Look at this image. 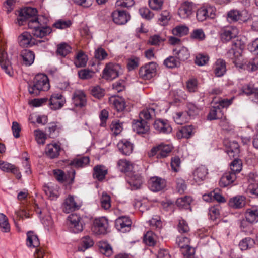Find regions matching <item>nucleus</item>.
<instances>
[{
	"mask_svg": "<svg viewBox=\"0 0 258 258\" xmlns=\"http://www.w3.org/2000/svg\"><path fill=\"white\" fill-rule=\"evenodd\" d=\"M37 10L32 7L22 9L19 12L17 23L19 26L27 24L28 27L32 29L33 36L42 38L52 32L51 27L47 26L48 19L43 15H37Z\"/></svg>",
	"mask_w": 258,
	"mask_h": 258,
	"instance_id": "f257e3e1",
	"label": "nucleus"
},
{
	"mask_svg": "<svg viewBox=\"0 0 258 258\" xmlns=\"http://www.w3.org/2000/svg\"><path fill=\"white\" fill-rule=\"evenodd\" d=\"M50 84L47 76L43 74H38L34 78L33 83L28 86L29 93L33 96L40 94L41 91H48Z\"/></svg>",
	"mask_w": 258,
	"mask_h": 258,
	"instance_id": "f03ea898",
	"label": "nucleus"
},
{
	"mask_svg": "<svg viewBox=\"0 0 258 258\" xmlns=\"http://www.w3.org/2000/svg\"><path fill=\"white\" fill-rule=\"evenodd\" d=\"M172 150L171 145L161 143L153 147L148 153V156L150 158L156 157L157 159L164 158L169 156Z\"/></svg>",
	"mask_w": 258,
	"mask_h": 258,
	"instance_id": "7ed1b4c3",
	"label": "nucleus"
},
{
	"mask_svg": "<svg viewBox=\"0 0 258 258\" xmlns=\"http://www.w3.org/2000/svg\"><path fill=\"white\" fill-rule=\"evenodd\" d=\"M121 73L122 69L119 64L108 63L103 71L102 77L106 80H112L118 77Z\"/></svg>",
	"mask_w": 258,
	"mask_h": 258,
	"instance_id": "20e7f679",
	"label": "nucleus"
},
{
	"mask_svg": "<svg viewBox=\"0 0 258 258\" xmlns=\"http://www.w3.org/2000/svg\"><path fill=\"white\" fill-rule=\"evenodd\" d=\"M216 9L212 6H204L197 11L196 17L198 21L202 22L208 18L214 19L216 17Z\"/></svg>",
	"mask_w": 258,
	"mask_h": 258,
	"instance_id": "39448f33",
	"label": "nucleus"
},
{
	"mask_svg": "<svg viewBox=\"0 0 258 258\" xmlns=\"http://www.w3.org/2000/svg\"><path fill=\"white\" fill-rule=\"evenodd\" d=\"M68 225L70 231L77 233L83 231L84 222L82 218L78 215L73 214L68 217Z\"/></svg>",
	"mask_w": 258,
	"mask_h": 258,
	"instance_id": "423d86ee",
	"label": "nucleus"
},
{
	"mask_svg": "<svg viewBox=\"0 0 258 258\" xmlns=\"http://www.w3.org/2000/svg\"><path fill=\"white\" fill-rule=\"evenodd\" d=\"M196 10V5L191 2L185 1L180 6L178 14L182 19H188L193 15Z\"/></svg>",
	"mask_w": 258,
	"mask_h": 258,
	"instance_id": "0eeeda50",
	"label": "nucleus"
},
{
	"mask_svg": "<svg viewBox=\"0 0 258 258\" xmlns=\"http://www.w3.org/2000/svg\"><path fill=\"white\" fill-rule=\"evenodd\" d=\"M249 18V15L246 10L239 11L233 9L227 13V19L232 22L239 21L240 22H246Z\"/></svg>",
	"mask_w": 258,
	"mask_h": 258,
	"instance_id": "6e6552de",
	"label": "nucleus"
},
{
	"mask_svg": "<svg viewBox=\"0 0 258 258\" xmlns=\"http://www.w3.org/2000/svg\"><path fill=\"white\" fill-rule=\"evenodd\" d=\"M156 68V63L153 62L144 65L140 69V77L145 80L150 79L155 75Z\"/></svg>",
	"mask_w": 258,
	"mask_h": 258,
	"instance_id": "1a4fd4ad",
	"label": "nucleus"
},
{
	"mask_svg": "<svg viewBox=\"0 0 258 258\" xmlns=\"http://www.w3.org/2000/svg\"><path fill=\"white\" fill-rule=\"evenodd\" d=\"M18 39L20 45L23 47L31 46L37 44L38 43H41L45 41V40L36 41L32 37L30 33L28 32H24L22 33L18 37Z\"/></svg>",
	"mask_w": 258,
	"mask_h": 258,
	"instance_id": "9d476101",
	"label": "nucleus"
},
{
	"mask_svg": "<svg viewBox=\"0 0 258 258\" xmlns=\"http://www.w3.org/2000/svg\"><path fill=\"white\" fill-rule=\"evenodd\" d=\"M65 103V97L59 93L52 94L49 100V106L53 110H57L61 108Z\"/></svg>",
	"mask_w": 258,
	"mask_h": 258,
	"instance_id": "9b49d317",
	"label": "nucleus"
},
{
	"mask_svg": "<svg viewBox=\"0 0 258 258\" xmlns=\"http://www.w3.org/2000/svg\"><path fill=\"white\" fill-rule=\"evenodd\" d=\"M108 226L107 220L104 217L95 219L94 221L93 231L97 234H104Z\"/></svg>",
	"mask_w": 258,
	"mask_h": 258,
	"instance_id": "f8f14e48",
	"label": "nucleus"
},
{
	"mask_svg": "<svg viewBox=\"0 0 258 258\" xmlns=\"http://www.w3.org/2000/svg\"><path fill=\"white\" fill-rule=\"evenodd\" d=\"M113 21L117 25H124L130 19V15L125 11L116 10L111 14Z\"/></svg>",
	"mask_w": 258,
	"mask_h": 258,
	"instance_id": "ddd939ff",
	"label": "nucleus"
},
{
	"mask_svg": "<svg viewBox=\"0 0 258 258\" xmlns=\"http://www.w3.org/2000/svg\"><path fill=\"white\" fill-rule=\"evenodd\" d=\"M132 221L128 217L121 216L115 220V226L117 229L122 233L130 230Z\"/></svg>",
	"mask_w": 258,
	"mask_h": 258,
	"instance_id": "4468645a",
	"label": "nucleus"
},
{
	"mask_svg": "<svg viewBox=\"0 0 258 258\" xmlns=\"http://www.w3.org/2000/svg\"><path fill=\"white\" fill-rule=\"evenodd\" d=\"M223 143L227 148L226 152L229 156L234 157L239 153V146L236 141L225 139Z\"/></svg>",
	"mask_w": 258,
	"mask_h": 258,
	"instance_id": "2eb2a0df",
	"label": "nucleus"
},
{
	"mask_svg": "<svg viewBox=\"0 0 258 258\" xmlns=\"http://www.w3.org/2000/svg\"><path fill=\"white\" fill-rule=\"evenodd\" d=\"M73 103L76 107H83L86 105L87 99L85 93L81 90H76L72 97Z\"/></svg>",
	"mask_w": 258,
	"mask_h": 258,
	"instance_id": "dca6fc26",
	"label": "nucleus"
},
{
	"mask_svg": "<svg viewBox=\"0 0 258 258\" xmlns=\"http://www.w3.org/2000/svg\"><path fill=\"white\" fill-rule=\"evenodd\" d=\"M208 174V169L204 166L198 167L193 172L192 177L194 182L200 184L205 179Z\"/></svg>",
	"mask_w": 258,
	"mask_h": 258,
	"instance_id": "f3484780",
	"label": "nucleus"
},
{
	"mask_svg": "<svg viewBox=\"0 0 258 258\" xmlns=\"http://www.w3.org/2000/svg\"><path fill=\"white\" fill-rule=\"evenodd\" d=\"M61 149V148L59 144L53 143L47 145L45 152L47 157L49 158L53 159L59 155Z\"/></svg>",
	"mask_w": 258,
	"mask_h": 258,
	"instance_id": "a211bd4d",
	"label": "nucleus"
},
{
	"mask_svg": "<svg viewBox=\"0 0 258 258\" xmlns=\"http://www.w3.org/2000/svg\"><path fill=\"white\" fill-rule=\"evenodd\" d=\"M0 169L4 172L13 173L17 179L21 178V174L18 168L11 163L0 161Z\"/></svg>",
	"mask_w": 258,
	"mask_h": 258,
	"instance_id": "6ab92c4d",
	"label": "nucleus"
},
{
	"mask_svg": "<svg viewBox=\"0 0 258 258\" xmlns=\"http://www.w3.org/2000/svg\"><path fill=\"white\" fill-rule=\"evenodd\" d=\"M238 34V30L233 26L227 27L223 29L221 34V38L225 41H229Z\"/></svg>",
	"mask_w": 258,
	"mask_h": 258,
	"instance_id": "aec40b11",
	"label": "nucleus"
},
{
	"mask_svg": "<svg viewBox=\"0 0 258 258\" xmlns=\"http://www.w3.org/2000/svg\"><path fill=\"white\" fill-rule=\"evenodd\" d=\"M165 180L158 177L151 178L149 182L150 189L154 192L162 190L165 187Z\"/></svg>",
	"mask_w": 258,
	"mask_h": 258,
	"instance_id": "412c9836",
	"label": "nucleus"
},
{
	"mask_svg": "<svg viewBox=\"0 0 258 258\" xmlns=\"http://www.w3.org/2000/svg\"><path fill=\"white\" fill-rule=\"evenodd\" d=\"M245 218L250 224L257 223L258 222V206L247 208L245 212Z\"/></svg>",
	"mask_w": 258,
	"mask_h": 258,
	"instance_id": "4be33fe9",
	"label": "nucleus"
},
{
	"mask_svg": "<svg viewBox=\"0 0 258 258\" xmlns=\"http://www.w3.org/2000/svg\"><path fill=\"white\" fill-rule=\"evenodd\" d=\"M119 151L123 155H130L133 151L134 145L126 139L120 140L117 144Z\"/></svg>",
	"mask_w": 258,
	"mask_h": 258,
	"instance_id": "5701e85b",
	"label": "nucleus"
},
{
	"mask_svg": "<svg viewBox=\"0 0 258 258\" xmlns=\"http://www.w3.org/2000/svg\"><path fill=\"white\" fill-rule=\"evenodd\" d=\"M154 128L160 133H169L172 128L167 120L162 119L156 120L154 123Z\"/></svg>",
	"mask_w": 258,
	"mask_h": 258,
	"instance_id": "b1692460",
	"label": "nucleus"
},
{
	"mask_svg": "<svg viewBox=\"0 0 258 258\" xmlns=\"http://www.w3.org/2000/svg\"><path fill=\"white\" fill-rule=\"evenodd\" d=\"M132 128L134 132L138 134H145L149 130L147 122L145 120H134L133 122Z\"/></svg>",
	"mask_w": 258,
	"mask_h": 258,
	"instance_id": "393cba45",
	"label": "nucleus"
},
{
	"mask_svg": "<svg viewBox=\"0 0 258 258\" xmlns=\"http://www.w3.org/2000/svg\"><path fill=\"white\" fill-rule=\"evenodd\" d=\"M214 73L217 77L223 76L226 72V63L222 59H218L213 66Z\"/></svg>",
	"mask_w": 258,
	"mask_h": 258,
	"instance_id": "a878e982",
	"label": "nucleus"
},
{
	"mask_svg": "<svg viewBox=\"0 0 258 258\" xmlns=\"http://www.w3.org/2000/svg\"><path fill=\"white\" fill-rule=\"evenodd\" d=\"M79 208V206L77 204L74 197L72 196H69L66 199L62 205L63 211L66 213H69Z\"/></svg>",
	"mask_w": 258,
	"mask_h": 258,
	"instance_id": "bb28decb",
	"label": "nucleus"
},
{
	"mask_svg": "<svg viewBox=\"0 0 258 258\" xmlns=\"http://www.w3.org/2000/svg\"><path fill=\"white\" fill-rule=\"evenodd\" d=\"M0 64L1 68L8 75L11 74V66L8 58L7 53L4 50L0 51Z\"/></svg>",
	"mask_w": 258,
	"mask_h": 258,
	"instance_id": "cd10ccee",
	"label": "nucleus"
},
{
	"mask_svg": "<svg viewBox=\"0 0 258 258\" xmlns=\"http://www.w3.org/2000/svg\"><path fill=\"white\" fill-rule=\"evenodd\" d=\"M20 56L22 58L23 64L26 66H30L33 63L35 54L32 51L24 49L21 52Z\"/></svg>",
	"mask_w": 258,
	"mask_h": 258,
	"instance_id": "c85d7f7f",
	"label": "nucleus"
},
{
	"mask_svg": "<svg viewBox=\"0 0 258 258\" xmlns=\"http://www.w3.org/2000/svg\"><path fill=\"white\" fill-rule=\"evenodd\" d=\"M236 179V175L235 173L228 171L225 173L221 177L219 184L221 187H225L233 183Z\"/></svg>",
	"mask_w": 258,
	"mask_h": 258,
	"instance_id": "c756f323",
	"label": "nucleus"
},
{
	"mask_svg": "<svg viewBox=\"0 0 258 258\" xmlns=\"http://www.w3.org/2000/svg\"><path fill=\"white\" fill-rule=\"evenodd\" d=\"M174 54L179 61H184L190 56V53L188 49L184 46L177 47L173 49Z\"/></svg>",
	"mask_w": 258,
	"mask_h": 258,
	"instance_id": "7c9ffc66",
	"label": "nucleus"
},
{
	"mask_svg": "<svg viewBox=\"0 0 258 258\" xmlns=\"http://www.w3.org/2000/svg\"><path fill=\"white\" fill-rule=\"evenodd\" d=\"M43 190L50 200H53L58 197V187L56 185L48 183L44 186Z\"/></svg>",
	"mask_w": 258,
	"mask_h": 258,
	"instance_id": "2f4dec72",
	"label": "nucleus"
},
{
	"mask_svg": "<svg viewBox=\"0 0 258 258\" xmlns=\"http://www.w3.org/2000/svg\"><path fill=\"white\" fill-rule=\"evenodd\" d=\"M223 115L222 110L215 104L210 109L209 113L207 116L209 120H212L222 118Z\"/></svg>",
	"mask_w": 258,
	"mask_h": 258,
	"instance_id": "473e14b6",
	"label": "nucleus"
},
{
	"mask_svg": "<svg viewBox=\"0 0 258 258\" xmlns=\"http://www.w3.org/2000/svg\"><path fill=\"white\" fill-rule=\"evenodd\" d=\"M109 101L117 111H122L125 109V102L122 98L111 97L109 98Z\"/></svg>",
	"mask_w": 258,
	"mask_h": 258,
	"instance_id": "72a5a7b5",
	"label": "nucleus"
},
{
	"mask_svg": "<svg viewBox=\"0 0 258 258\" xmlns=\"http://www.w3.org/2000/svg\"><path fill=\"white\" fill-rule=\"evenodd\" d=\"M93 176L99 181L102 180L107 174V169L103 165H98L94 167Z\"/></svg>",
	"mask_w": 258,
	"mask_h": 258,
	"instance_id": "f704fd0d",
	"label": "nucleus"
},
{
	"mask_svg": "<svg viewBox=\"0 0 258 258\" xmlns=\"http://www.w3.org/2000/svg\"><path fill=\"white\" fill-rule=\"evenodd\" d=\"M26 244L29 247H37L40 244L38 236L32 231L27 233Z\"/></svg>",
	"mask_w": 258,
	"mask_h": 258,
	"instance_id": "c9c22d12",
	"label": "nucleus"
},
{
	"mask_svg": "<svg viewBox=\"0 0 258 258\" xmlns=\"http://www.w3.org/2000/svg\"><path fill=\"white\" fill-rule=\"evenodd\" d=\"M228 54H232L233 57L231 58L233 60V62L237 67L243 68L246 64V62L243 61L241 53L239 51H236L233 48L229 50Z\"/></svg>",
	"mask_w": 258,
	"mask_h": 258,
	"instance_id": "e433bc0d",
	"label": "nucleus"
},
{
	"mask_svg": "<svg viewBox=\"0 0 258 258\" xmlns=\"http://www.w3.org/2000/svg\"><path fill=\"white\" fill-rule=\"evenodd\" d=\"M229 205L234 208H241L245 205V198L241 196L233 197L230 199Z\"/></svg>",
	"mask_w": 258,
	"mask_h": 258,
	"instance_id": "4c0bfd02",
	"label": "nucleus"
},
{
	"mask_svg": "<svg viewBox=\"0 0 258 258\" xmlns=\"http://www.w3.org/2000/svg\"><path fill=\"white\" fill-rule=\"evenodd\" d=\"M89 158L87 156H84L75 158L71 161L69 164L72 166L79 168L85 166L89 163Z\"/></svg>",
	"mask_w": 258,
	"mask_h": 258,
	"instance_id": "58836bf2",
	"label": "nucleus"
},
{
	"mask_svg": "<svg viewBox=\"0 0 258 258\" xmlns=\"http://www.w3.org/2000/svg\"><path fill=\"white\" fill-rule=\"evenodd\" d=\"M117 167L120 171L126 172L132 170L133 165L132 164L126 159H121L118 161Z\"/></svg>",
	"mask_w": 258,
	"mask_h": 258,
	"instance_id": "ea45409f",
	"label": "nucleus"
},
{
	"mask_svg": "<svg viewBox=\"0 0 258 258\" xmlns=\"http://www.w3.org/2000/svg\"><path fill=\"white\" fill-rule=\"evenodd\" d=\"M255 245V241L250 237H246L241 240L239 246L241 250H246L251 248Z\"/></svg>",
	"mask_w": 258,
	"mask_h": 258,
	"instance_id": "a19ab883",
	"label": "nucleus"
},
{
	"mask_svg": "<svg viewBox=\"0 0 258 258\" xmlns=\"http://www.w3.org/2000/svg\"><path fill=\"white\" fill-rule=\"evenodd\" d=\"M88 58L82 51L78 53L76 56L74 63L78 68L83 67L86 66Z\"/></svg>",
	"mask_w": 258,
	"mask_h": 258,
	"instance_id": "79ce46f5",
	"label": "nucleus"
},
{
	"mask_svg": "<svg viewBox=\"0 0 258 258\" xmlns=\"http://www.w3.org/2000/svg\"><path fill=\"white\" fill-rule=\"evenodd\" d=\"M98 247L100 251L106 256H110L112 254L113 251L111 246L107 242L102 241L99 243Z\"/></svg>",
	"mask_w": 258,
	"mask_h": 258,
	"instance_id": "37998d69",
	"label": "nucleus"
},
{
	"mask_svg": "<svg viewBox=\"0 0 258 258\" xmlns=\"http://www.w3.org/2000/svg\"><path fill=\"white\" fill-rule=\"evenodd\" d=\"M191 202L192 198L190 196H186L177 199L176 204L180 208L187 209Z\"/></svg>",
	"mask_w": 258,
	"mask_h": 258,
	"instance_id": "c03bdc74",
	"label": "nucleus"
},
{
	"mask_svg": "<svg viewBox=\"0 0 258 258\" xmlns=\"http://www.w3.org/2000/svg\"><path fill=\"white\" fill-rule=\"evenodd\" d=\"M189 32V28L185 25H179L172 30V33L174 35L182 37L186 35Z\"/></svg>",
	"mask_w": 258,
	"mask_h": 258,
	"instance_id": "a18cd8bd",
	"label": "nucleus"
},
{
	"mask_svg": "<svg viewBox=\"0 0 258 258\" xmlns=\"http://www.w3.org/2000/svg\"><path fill=\"white\" fill-rule=\"evenodd\" d=\"M155 115V109L153 108H148L143 110L140 113L141 120H149Z\"/></svg>",
	"mask_w": 258,
	"mask_h": 258,
	"instance_id": "49530a36",
	"label": "nucleus"
},
{
	"mask_svg": "<svg viewBox=\"0 0 258 258\" xmlns=\"http://www.w3.org/2000/svg\"><path fill=\"white\" fill-rule=\"evenodd\" d=\"M248 182L249 185L247 187L246 192L248 194L258 196V181L255 179H250L249 180Z\"/></svg>",
	"mask_w": 258,
	"mask_h": 258,
	"instance_id": "de8ad7c7",
	"label": "nucleus"
},
{
	"mask_svg": "<svg viewBox=\"0 0 258 258\" xmlns=\"http://www.w3.org/2000/svg\"><path fill=\"white\" fill-rule=\"evenodd\" d=\"M242 163L241 161L238 159H234L230 163V172L236 174L239 173L242 169Z\"/></svg>",
	"mask_w": 258,
	"mask_h": 258,
	"instance_id": "09e8293b",
	"label": "nucleus"
},
{
	"mask_svg": "<svg viewBox=\"0 0 258 258\" xmlns=\"http://www.w3.org/2000/svg\"><path fill=\"white\" fill-rule=\"evenodd\" d=\"M164 64L167 68H173L180 66V62L174 56H169L164 61Z\"/></svg>",
	"mask_w": 258,
	"mask_h": 258,
	"instance_id": "8fccbe9b",
	"label": "nucleus"
},
{
	"mask_svg": "<svg viewBox=\"0 0 258 258\" xmlns=\"http://www.w3.org/2000/svg\"><path fill=\"white\" fill-rule=\"evenodd\" d=\"M0 229L3 232H8L10 229L8 218L2 213H0Z\"/></svg>",
	"mask_w": 258,
	"mask_h": 258,
	"instance_id": "3c124183",
	"label": "nucleus"
},
{
	"mask_svg": "<svg viewBox=\"0 0 258 258\" xmlns=\"http://www.w3.org/2000/svg\"><path fill=\"white\" fill-rule=\"evenodd\" d=\"M156 235L152 231H148L144 236V242L149 245L153 246L156 243Z\"/></svg>",
	"mask_w": 258,
	"mask_h": 258,
	"instance_id": "603ef678",
	"label": "nucleus"
},
{
	"mask_svg": "<svg viewBox=\"0 0 258 258\" xmlns=\"http://www.w3.org/2000/svg\"><path fill=\"white\" fill-rule=\"evenodd\" d=\"M100 203L103 209H109L111 207L110 197L106 192H103L100 199Z\"/></svg>",
	"mask_w": 258,
	"mask_h": 258,
	"instance_id": "864d4df0",
	"label": "nucleus"
},
{
	"mask_svg": "<svg viewBox=\"0 0 258 258\" xmlns=\"http://www.w3.org/2000/svg\"><path fill=\"white\" fill-rule=\"evenodd\" d=\"M93 241L89 236H85L82 240V247H79V250L84 251L93 245Z\"/></svg>",
	"mask_w": 258,
	"mask_h": 258,
	"instance_id": "5fc2aeb1",
	"label": "nucleus"
},
{
	"mask_svg": "<svg viewBox=\"0 0 258 258\" xmlns=\"http://www.w3.org/2000/svg\"><path fill=\"white\" fill-rule=\"evenodd\" d=\"M71 51V47L66 43H62L58 45L57 53L62 56H66Z\"/></svg>",
	"mask_w": 258,
	"mask_h": 258,
	"instance_id": "6e6d98bb",
	"label": "nucleus"
},
{
	"mask_svg": "<svg viewBox=\"0 0 258 258\" xmlns=\"http://www.w3.org/2000/svg\"><path fill=\"white\" fill-rule=\"evenodd\" d=\"M71 24L70 20H58L53 24V26L57 29H64L70 27Z\"/></svg>",
	"mask_w": 258,
	"mask_h": 258,
	"instance_id": "4d7b16f0",
	"label": "nucleus"
},
{
	"mask_svg": "<svg viewBox=\"0 0 258 258\" xmlns=\"http://www.w3.org/2000/svg\"><path fill=\"white\" fill-rule=\"evenodd\" d=\"M195 127L193 125H188L183 127L181 130L183 137L186 138H190L195 133Z\"/></svg>",
	"mask_w": 258,
	"mask_h": 258,
	"instance_id": "13d9d810",
	"label": "nucleus"
},
{
	"mask_svg": "<svg viewBox=\"0 0 258 258\" xmlns=\"http://www.w3.org/2000/svg\"><path fill=\"white\" fill-rule=\"evenodd\" d=\"M94 56L96 59L98 60H105L108 56L106 51L102 47H99L95 50Z\"/></svg>",
	"mask_w": 258,
	"mask_h": 258,
	"instance_id": "bf43d9fd",
	"label": "nucleus"
},
{
	"mask_svg": "<svg viewBox=\"0 0 258 258\" xmlns=\"http://www.w3.org/2000/svg\"><path fill=\"white\" fill-rule=\"evenodd\" d=\"M190 37L192 39L202 41L205 39V35L202 29H197L193 30L190 34Z\"/></svg>",
	"mask_w": 258,
	"mask_h": 258,
	"instance_id": "052dcab7",
	"label": "nucleus"
},
{
	"mask_svg": "<svg viewBox=\"0 0 258 258\" xmlns=\"http://www.w3.org/2000/svg\"><path fill=\"white\" fill-rule=\"evenodd\" d=\"M171 18L170 13L167 11H163L158 19L159 23L161 25H165Z\"/></svg>",
	"mask_w": 258,
	"mask_h": 258,
	"instance_id": "680f3d73",
	"label": "nucleus"
},
{
	"mask_svg": "<svg viewBox=\"0 0 258 258\" xmlns=\"http://www.w3.org/2000/svg\"><path fill=\"white\" fill-rule=\"evenodd\" d=\"M79 78L81 79H88L93 77L94 72L88 69H83L78 73Z\"/></svg>",
	"mask_w": 258,
	"mask_h": 258,
	"instance_id": "e2e57ef3",
	"label": "nucleus"
},
{
	"mask_svg": "<svg viewBox=\"0 0 258 258\" xmlns=\"http://www.w3.org/2000/svg\"><path fill=\"white\" fill-rule=\"evenodd\" d=\"M34 133L37 142L40 144H44L46 139V134L40 130H35Z\"/></svg>",
	"mask_w": 258,
	"mask_h": 258,
	"instance_id": "0e129e2a",
	"label": "nucleus"
},
{
	"mask_svg": "<svg viewBox=\"0 0 258 258\" xmlns=\"http://www.w3.org/2000/svg\"><path fill=\"white\" fill-rule=\"evenodd\" d=\"M178 231L181 233H185L189 231V227L186 221L183 219L179 220L177 226Z\"/></svg>",
	"mask_w": 258,
	"mask_h": 258,
	"instance_id": "69168bd1",
	"label": "nucleus"
},
{
	"mask_svg": "<svg viewBox=\"0 0 258 258\" xmlns=\"http://www.w3.org/2000/svg\"><path fill=\"white\" fill-rule=\"evenodd\" d=\"M150 226L153 229H160L162 227V222L158 216H155L149 221Z\"/></svg>",
	"mask_w": 258,
	"mask_h": 258,
	"instance_id": "338daca9",
	"label": "nucleus"
},
{
	"mask_svg": "<svg viewBox=\"0 0 258 258\" xmlns=\"http://www.w3.org/2000/svg\"><path fill=\"white\" fill-rule=\"evenodd\" d=\"M140 15L144 18L150 20L154 17V14L146 8H141L139 9Z\"/></svg>",
	"mask_w": 258,
	"mask_h": 258,
	"instance_id": "774afa93",
	"label": "nucleus"
}]
</instances>
